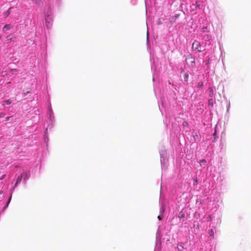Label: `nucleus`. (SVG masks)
I'll return each mask as SVG.
<instances>
[{"mask_svg":"<svg viewBox=\"0 0 251 251\" xmlns=\"http://www.w3.org/2000/svg\"><path fill=\"white\" fill-rule=\"evenodd\" d=\"M186 61L187 64L191 67L195 66V58L191 54H189L186 56Z\"/></svg>","mask_w":251,"mask_h":251,"instance_id":"nucleus-1","label":"nucleus"},{"mask_svg":"<svg viewBox=\"0 0 251 251\" xmlns=\"http://www.w3.org/2000/svg\"><path fill=\"white\" fill-rule=\"evenodd\" d=\"M192 48L198 52L202 51L200 43L198 41H195L192 45Z\"/></svg>","mask_w":251,"mask_h":251,"instance_id":"nucleus-2","label":"nucleus"},{"mask_svg":"<svg viewBox=\"0 0 251 251\" xmlns=\"http://www.w3.org/2000/svg\"><path fill=\"white\" fill-rule=\"evenodd\" d=\"M23 178V174H21L19 175L17 179L16 183L15 184V186H16L17 185H18L19 183H20L22 180V179Z\"/></svg>","mask_w":251,"mask_h":251,"instance_id":"nucleus-3","label":"nucleus"},{"mask_svg":"<svg viewBox=\"0 0 251 251\" xmlns=\"http://www.w3.org/2000/svg\"><path fill=\"white\" fill-rule=\"evenodd\" d=\"M22 174H23V177H24V181L25 182L28 179L29 176L26 172H23Z\"/></svg>","mask_w":251,"mask_h":251,"instance_id":"nucleus-4","label":"nucleus"},{"mask_svg":"<svg viewBox=\"0 0 251 251\" xmlns=\"http://www.w3.org/2000/svg\"><path fill=\"white\" fill-rule=\"evenodd\" d=\"M208 90L209 93V96L212 97L214 95V91L212 87H210L208 88Z\"/></svg>","mask_w":251,"mask_h":251,"instance_id":"nucleus-5","label":"nucleus"},{"mask_svg":"<svg viewBox=\"0 0 251 251\" xmlns=\"http://www.w3.org/2000/svg\"><path fill=\"white\" fill-rule=\"evenodd\" d=\"M177 248L179 251H183L184 247L181 244H178L177 245Z\"/></svg>","mask_w":251,"mask_h":251,"instance_id":"nucleus-6","label":"nucleus"},{"mask_svg":"<svg viewBox=\"0 0 251 251\" xmlns=\"http://www.w3.org/2000/svg\"><path fill=\"white\" fill-rule=\"evenodd\" d=\"M213 104H214V100L213 99H210L208 100V105H210L213 106Z\"/></svg>","mask_w":251,"mask_h":251,"instance_id":"nucleus-7","label":"nucleus"},{"mask_svg":"<svg viewBox=\"0 0 251 251\" xmlns=\"http://www.w3.org/2000/svg\"><path fill=\"white\" fill-rule=\"evenodd\" d=\"M11 101L10 100H7L3 101V104L9 105V104H11Z\"/></svg>","mask_w":251,"mask_h":251,"instance_id":"nucleus-8","label":"nucleus"},{"mask_svg":"<svg viewBox=\"0 0 251 251\" xmlns=\"http://www.w3.org/2000/svg\"><path fill=\"white\" fill-rule=\"evenodd\" d=\"M32 1L37 4H40L42 0H32Z\"/></svg>","mask_w":251,"mask_h":251,"instance_id":"nucleus-9","label":"nucleus"},{"mask_svg":"<svg viewBox=\"0 0 251 251\" xmlns=\"http://www.w3.org/2000/svg\"><path fill=\"white\" fill-rule=\"evenodd\" d=\"M203 86V82H199L198 83V88H201Z\"/></svg>","mask_w":251,"mask_h":251,"instance_id":"nucleus-10","label":"nucleus"},{"mask_svg":"<svg viewBox=\"0 0 251 251\" xmlns=\"http://www.w3.org/2000/svg\"><path fill=\"white\" fill-rule=\"evenodd\" d=\"M209 234H210V236L212 237H214V231L213 230V229H211L209 231Z\"/></svg>","mask_w":251,"mask_h":251,"instance_id":"nucleus-11","label":"nucleus"},{"mask_svg":"<svg viewBox=\"0 0 251 251\" xmlns=\"http://www.w3.org/2000/svg\"><path fill=\"white\" fill-rule=\"evenodd\" d=\"M4 28H6L7 30H8L9 29L10 27H9V25H6L4 26L3 27V29Z\"/></svg>","mask_w":251,"mask_h":251,"instance_id":"nucleus-12","label":"nucleus"},{"mask_svg":"<svg viewBox=\"0 0 251 251\" xmlns=\"http://www.w3.org/2000/svg\"><path fill=\"white\" fill-rule=\"evenodd\" d=\"M206 163V161L204 159H202L200 161V163H203V164H205Z\"/></svg>","mask_w":251,"mask_h":251,"instance_id":"nucleus-13","label":"nucleus"},{"mask_svg":"<svg viewBox=\"0 0 251 251\" xmlns=\"http://www.w3.org/2000/svg\"><path fill=\"white\" fill-rule=\"evenodd\" d=\"M188 76H189V75L188 74H186L185 75V81L187 80Z\"/></svg>","mask_w":251,"mask_h":251,"instance_id":"nucleus-14","label":"nucleus"},{"mask_svg":"<svg viewBox=\"0 0 251 251\" xmlns=\"http://www.w3.org/2000/svg\"><path fill=\"white\" fill-rule=\"evenodd\" d=\"M212 219V218L210 216H209L207 218V220L208 221H211Z\"/></svg>","mask_w":251,"mask_h":251,"instance_id":"nucleus-15","label":"nucleus"},{"mask_svg":"<svg viewBox=\"0 0 251 251\" xmlns=\"http://www.w3.org/2000/svg\"><path fill=\"white\" fill-rule=\"evenodd\" d=\"M5 175H2V176H1V177H0V180L3 179L4 178V177H5Z\"/></svg>","mask_w":251,"mask_h":251,"instance_id":"nucleus-16","label":"nucleus"},{"mask_svg":"<svg viewBox=\"0 0 251 251\" xmlns=\"http://www.w3.org/2000/svg\"><path fill=\"white\" fill-rule=\"evenodd\" d=\"M11 197H10L9 198V199H8V201H7V205L9 204V203L10 202V200H11Z\"/></svg>","mask_w":251,"mask_h":251,"instance_id":"nucleus-17","label":"nucleus"},{"mask_svg":"<svg viewBox=\"0 0 251 251\" xmlns=\"http://www.w3.org/2000/svg\"><path fill=\"white\" fill-rule=\"evenodd\" d=\"M187 125V123L186 122H184L183 123V125L184 126H186V125Z\"/></svg>","mask_w":251,"mask_h":251,"instance_id":"nucleus-18","label":"nucleus"},{"mask_svg":"<svg viewBox=\"0 0 251 251\" xmlns=\"http://www.w3.org/2000/svg\"><path fill=\"white\" fill-rule=\"evenodd\" d=\"M10 14V10H8L7 12H6V15L7 16H8L9 14Z\"/></svg>","mask_w":251,"mask_h":251,"instance_id":"nucleus-19","label":"nucleus"},{"mask_svg":"<svg viewBox=\"0 0 251 251\" xmlns=\"http://www.w3.org/2000/svg\"><path fill=\"white\" fill-rule=\"evenodd\" d=\"M180 214V217H183L184 216V214L183 213L182 214Z\"/></svg>","mask_w":251,"mask_h":251,"instance_id":"nucleus-20","label":"nucleus"},{"mask_svg":"<svg viewBox=\"0 0 251 251\" xmlns=\"http://www.w3.org/2000/svg\"><path fill=\"white\" fill-rule=\"evenodd\" d=\"M11 72H17V70L16 69L12 70Z\"/></svg>","mask_w":251,"mask_h":251,"instance_id":"nucleus-21","label":"nucleus"},{"mask_svg":"<svg viewBox=\"0 0 251 251\" xmlns=\"http://www.w3.org/2000/svg\"><path fill=\"white\" fill-rule=\"evenodd\" d=\"M10 117H7L6 118V121H8L9 120V119H10Z\"/></svg>","mask_w":251,"mask_h":251,"instance_id":"nucleus-22","label":"nucleus"},{"mask_svg":"<svg viewBox=\"0 0 251 251\" xmlns=\"http://www.w3.org/2000/svg\"><path fill=\"white\" fill-rule=\"evenodd\" d=\"M157 218H158V219L159 220H161V218L160 216H158L157 217Z\"/></svg>","mask_w":251,"mask_h":251,"instance_id":"nucleus-23","label":"nucleus"},{"mask_svg":"<svg viewBox=\"0 0 251 251\" xmlns=\"http://www.w3.org/2000/svg\"><path fill=\"white\" fill-rule=\"evenodd\" d=\"M2 113H1V114H0V117L2 116Z\"/></svg>","mask_w":251,"mask_h":251,"instance_id":"nucleus-24","label":"nucleus"},{"mask_svg":"<svg viewBox=\"0 0 251 251\" xmlns=\"http://www.w3.org/2000/svg\"><path fill=\"white\" fill-rule=\"evenodd\" d=\"M2 113H1V114H0V117L2 116Z\"/></svg>","mask_w":251,"mask_h":251,"instance_id":"nucleus-25","label":"nucleus"},{"mask_svg":"<svg viewBox=\"0 0 251 251\" xmlns=\"http://www.w3.org/2000/svg\"><path fill=\"white\" fill-rule=\"evenodd\" d=\"M2 113H1V114H0V117L2 116Z\"/></svg>","mask_w":251,"mask_h":251,"instance_id":"nucleus-26","label":"nucleus"},{"mask_svg":"<svg viewBox=\"0 0 251 251\" xmlns=\"http://www.w3.org/2000/svg\"><path fill=\"white\" fill-rule=\"evenodd\" d=\"M195 181L197 182V178L196 179V180H195Z\"/></svg>","mask_w":251,"mask_h":251,"instance_id":"nucleus-27","label":"nucleus"},{"mask_svg":"<svg viewBox=\"0 0 251 251\" xmlns=\"http://www.w3.org/2000/svg\"><path fill=\"white\" fill-rule=\"evenodd\" d=\"M195 181L197 182V178L196 179V180H195Z\"/></svg>","mask_w":251,"mask_h":251,"instance_id":"nucleus-28","label":"nucleus"},{"mask_svg":"<svg viewBox=\"0 0 251 251\" xmlns=\"http://www.w3.org/2000/svg\"><path fill=\"white\" fill-rule=\"evenodd\" d=\"M200 251H202V250H200Z\"/></svg>","mask_w":251,"mask_h":251,"instance_id":"nucleus-29","label":"nucleus"}]
</instances>
